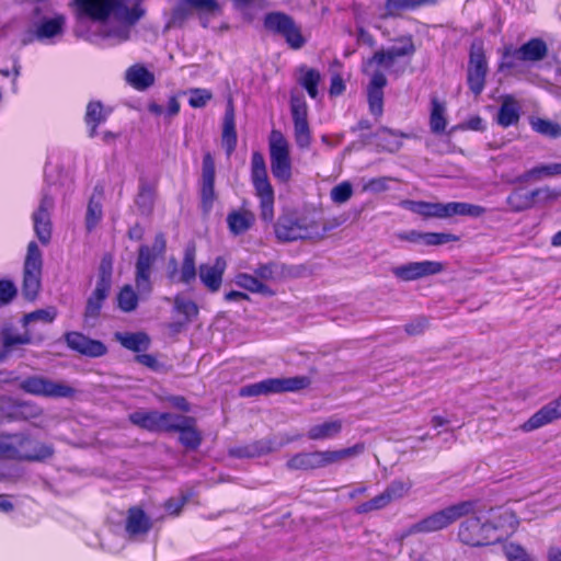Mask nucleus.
<instances>
[{"label":"nucleus","mask_w":561,"mask_h":561,"mask_svg":"<svg viewBox=\"0 0 561 561\" xmlns=\"http://www.w3.org/2000/svg\"><path fill=\"white\" fill-rule=\"evenodd\" d=\"M80 16L100 21L101 34L112 44L129 38L131 26L144 15L139 4L128 8L122 0H75Z\"/></svg>","instance_id":"f257e3e1"},{"label":"nucleus","mask_w":561,"mask_h":561,"mask_svg":"<svg viewBox=\"0 0 561 561\" xmlns=\"http://www.w3.org/2000/svg\"><path fill=\"white\" fill-rule=\"evenodd\" d=\"M476 506L477 503L474 501H462L447 506L413 524L408 529V535L428 534L443 530L461 517L476 513Z\"/></svg>","instance_id":"f03ea898"},{"label":"nucleus","mask_w":561,"mask_h":561,"mask_svg":"<svg viewBox=\"0 0 561 561\" xmlns=\"http://www.w3.org/2000/svg\"><path fill=\"white\" fill-rule=\"evenodd\" d=\"M474 502L477 503V512L471 513L472 516L461 523L458 533L459 539L470 546H481L490 540L499 539L502 535H492L488 516L481 511L478 501Z\"/></svg>","instance_id":"7ed1b4c3"},{"label":"nucleus","mask_w":561,"mask_h":561,"mask_svg":"<svg viewBox=\"0 0 561 561\" xmlns=\"http://www.w3.org/2000/svg\"><path fill=\"white\" fill-rule=\"evenodd\" d=\"M271 170L277 180L287 182L291 176L290 147L279 130H272L268 140Z\"/></svg>","instance_id":"20e7f679"},{"label":"nucleus","mask_w":561,"mask_h":561,"mask_svg":"<svg viewBox=\"0 0 561 561\" xmlns=\"http://www.w3.org/2000/svg\"><path fill=\"white\" fill-rule=\"evenodd\" d=\"M415 53V45L411 36H401L394 41L387 50L377 51L364 64V71L386 70L393 66L396 59L412 56Z\"/></svg>","instance_id":"39448f33"},{"label":"nucleus","mask_w":561,"mask_h":561,"mask_svg":"<svg viewBox=\"0 0 561 561\" xmlns=\"http://www.w3.org/2000/svg\"><path fill=\"white\" fill-rule=\"evenodd\" d=\"M309 385L310 379L306 376L270 378L241 388L240 394L242 397H253L284 391H298L307 388Z\"/></svg>","instance_id":"423d86ee"},{"label":"nucleus","mask_w":561,"mask_h":561,"mask_svg":"<svg viewBox=\"0 0 561 561\" xmlns=\"http://www.w3.org/2000/svg\"><path fill=\"white\" fill-rule=\"evenodd\" d=\"M165 249V241L163 237L156 238L153 249L144 245L139 249L138 260L136 263V287L141 295H149L152 286L150 282L151 266L156 260L157 254H161Z\"/></svg>","instance_id":"0eeeda50"},{"label":"nucleus","mask_w":561,"mask_h":561,"mask_svg":"<svg viewBox=\"0 0 561 561\" xmlns=\"http://www.w3.org/2000/svg\"><path fill=\"white\" fill-rule=\"evenodd\" d=\"M21 388L31 394L46 398H69L75 394V389L60 380H53L43 376L25 378Z\"/></svg>","instance_id":"6e6552de"},{"label":"nucleus","mask_w":561,"mask_h":561,"mask_svg":"<svg viewBox=\"0 0 561 561\" xmlns=\"http://www.w3.org/2000/svg\"><path fill=\"white\" fill-rule=\"evenodd\" d=\"M42 252L35 242H30L24 262L23 293L34 299L41 288Z\"/></svg>","instance_id":"1a4fd4ad"},{"label":"nucleus","mask_w":561,"mask_h":561,"mask_svg":"<svg viewBox=\"0 0 561 561\" xmlns=\"http://www.w3.org/2000/svg\"><path fill=\"white\" fill-rule=\"evenodd\" d=\"M445 270V264L439 261H415L392 267L394 277L403 282H413L432 275H437Z\"/></svg>","instance_id":"9d476101"},{"label":"nucleus","mask_w":561,"mask_h":561,"mask_svg":"<svg viewBox=\"0 0 561 561\" xmlns=\"http://www.w3.org/2000/svg\"><path fill=\"white\" fill-rule=\"evenodd\" d=\"M255 195L260 199L261 218L272 222L274 219V190L268 181L266 169L251 170Z\"/></svg>","instance_id":"9b49d317"},{"label":"nucleus","mask_w":561,"mask_h":561,"mask_svg":"<svg viewBox=\"0 0 561 561\" xmlns=\"http://www.w3.org/2000/svg\"><path fill=\"white\" fill-rule=\"evenodd\" d=\"M365 449L364 444L336 450H317L309 453V470L321 469L360 455Z\"/></svg>","instance_id":"f8f14e48"},{"label":"nucleus","mask_w":561,"mask_h":561,"mask_svg":"<svg viewBox=\"0 0 561 561\" xmlns=\"http://www.w3.org/2000/svg\"><path fill=\"white\" fill-rule=\"evenodd\" d=\"M264 24L266 28L282 34L293 48H300L305 43L300 28L286 14L271 13L265 18Z\"/></svg>","instance_id":"ddd939ff"},{"label":"nucleus","mask_w":561,"mask_h":561,"mask_svg":"<svg viewBox=\"0 0 561 561\" xmlns=\"http://www.w3.org/2000/svg\"><path fill=\"white\" fill-rule=\"evenodd\" d=\"M276 237L282 241H295L298 239L313 238L314 224H307L290 217H280L275 226Z\"/></svg>","instance_id":"4468645a"},{"label":"nucleus","mask_w":561,"mask_h":561,"mask_svg":"<svg viewBox=\"0 0 561 561\" xmlns=\"http://www.w3.org/2000/svg\"><path fill=\"white\" fill-rule=\"evenodd\" d=\"M547 46L540 39H531L524 44L519 49H506L501 67L512 68L515 66L514 59L537 61L546 56Z\"/></svg>","instance_id":"2eb2a0df"},{"label":"nucleus","mask_w":561,"mask_h":561,"mask_svg":"<svg viewBox=\"0 0 561 561\" xmlns=\"http://www.w3.org/2000/svg\"><path fill=\"white\" fill-rule=\"evenodd\" d=\"M486 61L482 48L473 45L468 68V84L474 94H480L484 88Z\"/></svg>","instance_id":"dca6fc26"},{"label":"nucleus","mask_w":561,"mask_h":561,"mask_svg":"<svg viewBox=\"0 0 561 561\" xmlns=\"http://www.w3.org/2000/svg\"><path fill=\"white\" fill-rule=\"evenodd\" d=\"M173 414L156 411H136L129 415L135 425L149 431H170Z\"/></svg>","instance_id":"f3484780"},{"label":"nucleus","mask_w":561,"mask_h":561,"mask_svg":"<svg viewBox=\"0 0 561 561\" xmlns=\"http://www.w3.org/2000/svg\"><path fill=\"white\" fill-rule=\"evenodd\" d=\"M561 417V396L538 410L522 425L525 432H531Z\"/></svg>","instance_id":"a211bd4d"},{"label":"nucleus","mask_w":561,"mask_h":561,"mask_svg":"<svg viewBox=\"0 0 561 561\" xmlns=\"http://www.w3.org/2000/svg\"><path fill=\"white\" fill-rule=\"evenodd\" d=\"M53 208V199L45 196L36 211L33 214L34 231L44 244L48 243L51 236L49 211Z\"/></svg>","instance_id":"6ab92c4d"},{"label":"nucleus","mask_w":561,"mask_h":561,"mask_svg":"<svg viewBox=\"0 0 561 561\" xmlns=\"http://www.w3.org/2000/svg\"><path fill=\"white\" fill-rule=\"evenodd\" d=\"M227 263L224 257H217L213 263H205L199 266L201 282L207 287L208 290L218 291L221 283L222 275L226 271Z\"/></svg>","instance_id":"aec40b11"},{"label":"nucleus","mask_w":561,"mask_h":561,"mask_svg":"<svg viewBox=\"0 0 561 561\" xmlns=\"http://www.w3.org/2000/svg\"><path fill=\"white\" fill-rule=\"evenodd\" d=\"M488 518L492 528V534L501 531L502 535L513 534L517 526L518 519L514 512L508 508H492L488 512Z\"/></svg>","instance_id":"412c9836"},{"label":"nucleus","mask_w":561,"mask_h":561,"mask_svg":"<svg viewBox=\"0 0 561 561\" xmlns=\"http://www.w3.org/2000/svg\"><path fill=\"white\" fill-rule=\"evenodd\" d=\"M170 431L180 432V440L188 448H196L201 443V435L194 427V420L191 417L173 414Z\"/></svg>","instance_id":"4be33fe9"},{"label":"nucleus","mask_w":561,"mask_h":561,"mask_svg":"<svg viewBox=\"0 0 561 561\" xmlns=\"http://www.w3.org/2000/svg\"><path fill=\"white\" fill-rule=\"evenodd\" d=\"M67 344L70 348L92 357L102 356L106 352V347L99 341L90 340L89 337L71 332L66 335Z\"/></svg>","instance_id":"5701e85b"},{"label":"nucleus","mask_w":561,"mask_h":561,"mask_svg":"<svg viewBox=\"0 0 561 561\" xmlns=\"http://www.w3.org/2000/svg\"><path fill=\"white\" fill-rule=\"evenodd\" d=\"M344 422L341 419H327L311 425L307 432V437L311 440L334 439L342 432Z\"/></svg>","instance_id":"b1692460"},{"label":"nucleus","mask_w":561,"mask_h":561,"mask_svg":"<svg viewBox=\"0 0 561 561\" xmlns=\"http://www.w3.org/2000/svg\"><path fill=\"white\" fill-rule=\"evenodd\" d=\"M408 208L423 218H449V202L448 203H431L424 201H412L408 203Z\"/></svg>","instance_id":"393cba45"},{"label":"nucleus","mask_w":561,"mask_h":561,"mask_svg":"<svg viewBox=\"0 0 561 561\" xmlns=\"http://www.w3.org/2000/svg\"><path fill=\"white\" fill-rule=\"evenodd\" d=\"M366 73L371 77L368 88V103L370 111L374 115H380L382 113V88L386 85V78L382 71L379 70Z\"/></svg>","instance_id":"a878e982"},{"label":"nucleus","mask_w":561,"mask_h":561,"mask_svg":"<svg viewBox=\"0 0 561 561\" xmlns=\"http://www.w3.org/2000/svg\"><path fill=\"white\" fill-rule=\"evenodd\" d=\"M171 264L173 266V270L169 274V277L171 280L190 284L191 282H193L195 279L196 267H195V250L194 249H186L179 276H176V262L172 261Z\"/></svg>","instance_id":"bb28decb"},{"label":"nucleus","mask_w":561,"mask_h":561,"mask_svg":"<svg viewBox=\"0 0 561 561\" xmlns=\"http://www.w3.org/2000/svg\"><path fill=\"white\" fill-rule=\"evenodd\" d=\"M221 145L225 148L228 156L232 153L237 145L234 110L231 102L228 103L225 113Z\"/></svg>","instance_id":"cd10ccee"},{"label":"nucleus","mask_w":561,"mask_h":561,"mask_svg":"<svg viewBox=\"0 0 561 561\" xmlns=\"http://www.w3.org/2000/svg\"><path fill=\"white\" fill-rule=\"evenodd\" d=\"M254 214L243 208L233 210L227 216L228 228L234 236L247 232L254 224Z\"/></svg>","instance_id":"c85d7f7f"},{"label":"nucleus","mask_w":561,"mask_h":561,"mask_svg":"<svg viewBox=\"0 0 561 561\" xmlns=\"http://www.w3.org/2000/svg\"><path fill=\"white\" fill-rule=\"evenodd\" d=\"M234 284L250 293L260 294L265 297H273L275 295V290L267 284L261 282L255 274L238 273L234 276Z\"/></svg>","instance_id":"c756f323"},{"label":"nucleus","mask_w":561,"mask_h":561,"mask_svg":"<svg viewBox=\"0 0 561 561\" xmlns=\"http://www.w3.org/2000/svg\"><path fill=\"white\" fill-rule=\"evenodd\" d=\"M125 79L129 85L139 91L146 90L154 82L153 73L140 65L129 67L125 73Z\"/></svg>","instance_id":"7c9ffc66"},{"label":"nucleus","mask_w":561,"mask_h":561,"mask_svg":"<svg viewBox=\"0 0 561 561\" xmlns=\"http://www.w3.org/2000/svg\"><path fill=\"white\" fill-rule=\"evenodd\" d=\"M561 175V163L539 164L516 179L517 183H527L529 181H540L546 178Z\"/></svg>","instance_id":"2f4dec72"},{"label":"nucleus","mask_w":561,"mask_h":561,"mask_svg":"<svg viewBox=\"0 0 561 561\" xmlns=\"http://www.w3.org/2000/svg\"><path fill=\"white\" fill-rule=\"evenodd\" d=\"M519 111L520 106L517 101L513 96L506 95L502 100L496 121L502 127L512 126L518 122Z\"/></svg>","instance_id":"473e14b6"},{"label":"nucleus","mask_w":561,"mask_h":561,"mask_svg":"<svg viewBox=\"0 0 561 561\" xmlns=\"http://www.w3.org/2000/svg\"><path fill=\"white\" fill-rule=\"evenodd\" d=\"M150 527L151 523L141 510L136 507L129 510L126 530L130 536L146 534Z\"/></svg>","instance_id":"72a5a7b5"},{"label":"nucleus","mask_w":561,"mask_h":561,"mask_svg":"<svg viewBox=\"0 0 561 561\" xmlns=\"http://www.w3.org/2000/svg\"><path fill=\"white\" fill-rule=\"evenodd\" d=\"M297 80L310 98L316 99L318 96V85L321 81V76L318 70L305 66L300 67Z\"/></svg>","instance_id":"f704fd0d"},{"label":"nucleus","mask_w":561,"mask_h":561,"mask_svg":"<svg viewBox=\"0 0 561 561\" xmlns=\"http://www.w3.org/2000/svg\"><path fill=\"white\" fill-rule=\"evenodd\" d=\"M65 18L62 15L44 20L36 28L38 39H50L62 34Z\"/></svg>","instance_id":"c9c22d12"},{"label":"nucleus","mask_w":561,"mask_h":561,"mask_svg":"<svg viewBox=\"0 0 561 561\" xmlns=\"http://www.w3.org/2000/svg\"><path fill=\"white\" fill-rule=\"evenodd\" d=\"M449 218L462 216L469 218H480L486 213V208L481 205L466 202H449Z\"/></svg>","instance_id":"e433bc0d"},{"label":"nucleus","mask_w":561,"mask_h":561,"mask_svg":"<svg viewBox=\"0 0 561 561\" xmlns=\"http://www.w3.org/2000/svg\"><path fill=\"white\" fill-rule=\"evenodd\" d=\"M434 3V0H387L383 16H396L417 7Z\"/></svg>","instance_id":"4c0bfd02"},{"label":"nucleus","mask_w":561,"mask_h":561,"mask_svg":"<svg viewBox=\"0 0 561 561\" xmlns=\"http://www.w3.org/2000/svg\"><path fill=\"white\" fill-rule=\"evenodd\" d=\"M115 336L124 347L131 350L134 352L144 351L149 346L148 335L141 332L116 333Z\"/></svg>","instance_id":"58836bf2"},{"label":"nucleus","mask_w":561,"mask_h":561,"mask_svg":"<svg viewBox=\"0 0 561 561\" xmlns=\"http://www.w3.org/2000/svg\"><path fill=\"white\" fill-rule=\"evenodd\" d=\"M447 126L446 105L437 99L432 100V110L430 116V127L435 134L443 133Z\"/></svg>","instance_id":"ea45409f"},{"label":"nucleus","mask_w":561,"mask_h":561,"mask_svg":"<svg viewBox=\"0 0 561 561\" xmlns=\"http://www.w3.org/2000/svg\"><path fill=\"white\" fill-rule=\"evenodd\" d=\"M511 210L519 213L534 206V197L531 192H523L520 190L513 191L506 199Z\"/></svg>","instance_id":"a19ab883"},{"label":"nucleus","mask_w":561,"mask_h":561,"mask_svg":"<svg viewBox=\"0 0 561 561\" xmlns=\"http://www.w3.org/2000/svg\"><path fill=\"white\" fill-rule=\"evenodd\" d=\"M531 128L546 137L558 138L561 136V125L541 117H535L530 119Z\"/></svg>","instance_id":"79ce46f5"},{"label":"nucleus","mask_w":561,"mask_h":561,"mask_svg":"<svg viewBox=\"0 0 561 561\" xmlns=\"http://www.w3.org/2000/svg\"><path fill=\"white\" fill-rule=\"evenodd\" d=\"M411 489L412 482L410 480H396L392 481L383 492L391 504L394 501H399L408 496Z\"/></svg>","instance_id":"37998d69"},{"label":"nucleus","mask_w":561,"mask_h":561,"mask_svg":"<svg viewBox=\"0 0 561 561\" xmlns=\"http://www.w3.org/2000/svg\"><path fill=\"white\" fill-rule=\"evenodd\" d=\"M105 112L101 103L90 102L87 106L85 119L88 125H91L90 136H95L98 124L105 119Z\"/></svg>","instance_id":"c03bdc74"},{"label":"nucleus","mask_w":561,"mask_h":561,"mask_svg":"<svg viewBox=\"0 0 561 561\" xmlns=\"http://www.w3.org/2000/svg\"><path fill=\"white\" fill-rule=\"evenodd\" d=\"M118 308L124 312L134 311L138 306V296L130 285L124 286L117 296Z\"/></svg>","instance_id":"a18cd8bd"},{"label":"nucleus","mask_w":561,"mask_h":561,"mask_svg":"<svg viewBox=\"0 0 561 561\" xmlns=\"http://www.w3.org/2000/svg\"><path fill=\"white\" fill-rule=\"evenodd\" d=\"M102 218L101 198L92 196L87 209L85 225L88 230H92Z\"/></svg>","instance_id":"49530a36"},{"label":"nucleus","mask_w":561,"mask_h":561,"mask_svg":"<svg viewBox=\"0 0 561 561\" xmlns=\"http://www.w3.org/2000/svg\"><path fill=\"white\" fill-rule=\"evenodd\" d=\"M174 308L185 317L186 321L193 320L198 314L197 305L193 300L180 295L174 298Z\"/></svg>","instance_id":"de8ad7c7"},{"label":"nucleus","mask_w":561,"mask_h":561,"mask_svg":"<svg viewBox=\"0 0 561 561\" xmlns=\"http://www.w3.org/2000/svg\"><path fill=\"white\" fill-rule=\"evenodd\" d=\"M459 237L449 232H425L423 238V245L438 247L449 242H458Z\"/></svg>","instance_id":"09e8293b"},{"label":"nucleus","mask_w":561,"mask_h":561,"mask_svg":"<svg viewBox=\"0 0 561 561\" xmlns=\"http://www.w3.org/2000/svg\"><path fill=\"white\" fill-rule=\"evenodd\" d=\"M390 504L388 497L386 496L385 492L376 495L371 500L362 503L355 508V512L357 514H367L374 511H379L385 507H387Z\"/></svg>","instance_id":"8fccbe9b"},{"label":"nucleus","mask_w":561,"mask_h":561,"mask_svg":"<svg viewBox=\"0 0 561 561\" xmlns=\"http://www.w3.org/2000/svg\"><path fill=\"white\" fill-rule=\"evenodd\" d=\"M390 504L388 497L386 496L385 492L376 495L371 500L362 503L355 508V512L357 514H367L374 511H379L385 507H387Z\"/></svg>","instance_id":"3c124183"},{"label":"nucleus","mask_w":561,"mask_h":561,"mask_svg":"<svg viewBox=\"0 0 561 561\" xmlns=\"http://www.w3.org/2000/svg\"><path fill=\"white\" fill-rule=\"evenodd\" d=\"M56 316H57V311L53 307H49L47 309H39V310H36V311L25 314L23 318V323H24V325H28L30 323H32L34 321L50 323L55 320Z\"/></svg>","instance_id":"603ef678"},{"label":"nucleus","mask_w":561,"mask_h":561,"mask_svg":"<svg viewBox=\"0 0 561 561\" xmlns=\"http://www.w3.org/2000/svg\"><path fill=\"white\" fill-rule=\"evenodd\" d=\"M188 104L194 108H202L213 99V93L208 89L195 88L188 91Z\"/></svg>","instance_id":"864d4df0"},{"label":"nucleus","mask_w":561,"mask_h":561,"mask_svg":"<svg viewBox=\"0 0 561 561\" xmlns=\"http://www.w3.org/2000/svg\"><path fill=\"white\" fill-rule=\"evenodd\" d=\"M504 554L508 561H535L524 547L513 542L504 546Z\"/></svg>","instance_id":"5fc2aeb1"},{"label":"nucleus","mask_w":561,"mask_h":561,"mask_svg":"<svg viewBox=\"0 0 561 561\" xmlns=\"http://www.w3.org/2000/svg\"><path fill=\"white\" fill-rule=\"evenodd\" d=\"M353 195V186L350 182L344 181L335 185L331 192L330 197L335 204L346 203Z\"/></svg>","instance_id":"6e6d98bb"},{"label":"nucleus","mask_w":561,"mask_h":561,"mask_svg":"<svg viewBox=\"0 0 561 561\" xmlns=\"http://www.w3.org/2000/svg\"><path fill=\"white\" fill-rule=\"evenodd\" d=\"M290 110L294 123L308 122V106L302 96H293Z\"/></svg>","instance_id":"4d7b16f0"},{"label":"nucleus","mask_w":561,"mask_h":561,"mask_svg":"<svg viewBox=\"0 0 561 561\" xmlns=\"http://www.w3.org/2000/svg\"><path fill=\"white\" fill-rule=\"evenodd\" d=\"M402 134H398L389 129H382L379 133V139L382 142L383 148L387 149L388 151L398 150L402 145Z\"/></svg>","instance_id":"13d9d810"},{"label":"nucleus","mask_w":561,"mask_h":561,"mask_svg":"<svg viewBox=\"0 0 561 561\" xmlns=\"http://www.w3.org/2000/svg\"><path fill=\"white\" fill-rule=\"evenodd\" d=\"M295 140L298 147L308 148L311 142V133L308 122L294 123Z\"/></svg>","instance_id":"bf43d9fd"},{"label":"nucleus","mask_w":561,"mask_h":561,"mask_svg":"<svg viewBox=\"0 0 561 561\" xmlns=\"http://www.w3.org/2000/svg\"><path fill=\"white\" fill-rule=\"evenodd\" d=\"M183 4L208 14H217L221 11L216 0H184Z\"/></svg>","instance_id":"052dcab7"},{"label":"nucleus","mask_w":561,"mask_h":561,"mask_svg":"<svg viewBox=\"0 0 561 561\" xmlns=\"http://www.w3.org/2000/svg\"><path fill=\"white\" fill-rule=\"evenodd\" d=\"M560 196L561 191L550 186H543L533 191V197L535 203L536 201L545 204L553 203L557 199H559Z\"/></svg>","instance_id":"680f3d73"},{"label":"nucleus","mask_w":561,"mask_h":561,"mask_svg":"<svg viewBox=\"0 0 561 561\" xmlns=\"http://www.w3.org/2000/svg\"><path fill=\"white\" fill-rule=\"evenodd\" d=\"M1 335L5 347L26 344L30 342V336L27 334H18L11 329H4Z\"/></svg>","instance_id":"e2e57ef3"},{"label":"nucleus","mask_w":561,"mask_h":561,"mask_svg":"<svg viewBox=\"0 0 561 561\" xmlns=\"http://www.w3.org/2000/svg\"><path fill=\"white\" fill-rule=\"evenodd\" d=\"M286 466L290 470H309V453H300L290 457Z\"/></svg>","instance_id":"0e129e2a"},{"label":"nucleus","mask_w":561,"mask_h":561,"mask_svg":"<svg viewBox=\"0 0 561 561\" xmlns=\"http://www.w3.org/2000/svg\"><path fill=\"white\" fill-rule=\"evenodd\" d=\"M53 449L47 445H38L34 451L20 454V458L30 459V460H43L51 456Z\"/></svg>","instance_id":"69168bd1"},{"label":"nucleus","mask_w":561,"mask_h":561,"mask_svg":"<svg viewBox=\"0 0 561 561\" xmlns=\"http://www.w3.org/2000/svg\"><path fill=\"white\" fill-rule=\"evenodd\" d=\"M255 276L261 279V282L265 283L268 280L276 279V265L274 264H265L259 266L255 272Z\"/></svg>","instance_id":"338daca9"},{"label":"nucleus","mask_w":561,"mask_h":561,"mask_svg":"<svg viewBox=\"0 0 561 561\" xmlns=\"http://www.w3.org/2000/svg\"><path fill=\"white\" fill-rule=\"evenodd\" d=\"M15 293V287L11 282H0V302H9L14 297Z\"/></svg>","instance_id":"774afa93"}]
</instances>
